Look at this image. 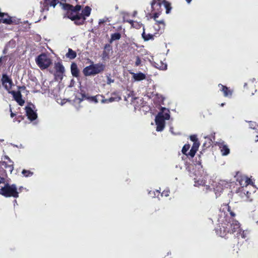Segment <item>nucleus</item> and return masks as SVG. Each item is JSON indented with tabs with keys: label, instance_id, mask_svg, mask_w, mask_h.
<instances>
[{
	"label": "nucleus",
	"instance_id": "nucleus-28",
	"mask_svg": "<svg viewBox=\"0 0 258 258\" xmlns=\"http://www.w3.org/2000/svg\"><path fill=\"white\" fill-rule=\"evenodd\" d=\"M190 148L189 144H185L182 148V152L183 154L186 155L187 157H189L188 155V150Z\"/></svg>",
	"mask_w": 258,
	"mask_h": 258
},
{
	"label": "nucleus",
	"instance_id": "nucleus-4",
	"mask_svg": "<svg viewBox=\"0 0 258 258\" xmlns=\"http://www.w3.org/2000/svg\"><path fill=\"white\" fill-rule=\"evenodd\" d=\"M169 110L162 107L161 111L158 113L155 118V123L156 125V131L157 132L162 131L165 127V120H168L170 118Z\"/></svg>",
	"mask_w": 258,
	"mask_h": 258
},
{
	"label": "nucleus",
	"instance_id": "nucleus-35",
	"mask_svg": "<svg viewBox=\"0 0 258 258\" xmlns=\"http://www.w3.org/2000/svg\"><path fill=\"white\" fill-rule=\"evenodd\" d=\"M127 22L129 23L130 24H131L132 25V26L134 27H136V25L135 24H137L139 26L140 25H141L142 24H138L137 22H135L133 20H126V21Z\"/></svg>",
	"mask_w": 258,
	"mask_h": 258
},
{
	"label": "nucleus",
	"instance_id": "nucleus-12",
	"mask_svg": "<svg viewBox=\"0 0 258 258\" xmlns=\"http://www.w3.org/2000/svg\"><path fill=\"white\" fill-rule=\"evenodd\" d=\"M236 181L241 186V188H247V186L251 182V180L247 176L243 175H237Z\"/></svg>",
	"mask_w": 258,
	"mask_h": 258
},
{
	"label": "nucleus",
	"instance_id": "nucleus-11",
	"mask_svg": "<svg viewBox=\"0 0 258 258\" xmlns=\"http://www.w3.org/2000/svg\"><path fill=\"white\" fill-rule=\"evenodd\" d=\"M230 186V183L224 180H220L215 187V191L216 195H220L224 189L228 188Z\"/></svg>",
	"mask_w": 258,
	"mask_h": 258
},
{
	"label": "nucleus",
	"instance_id": "nucleus-47",
	"mask_svg": "<svg viewBox=\"0 0 258 258\" xmlns=\"http://www.w3.org/2000/svg\"><path fill=\"white\" fill-rule=\"evenodd\" d=\"M186 1L188 4H189L191 2V0H186Z\"/></svg>",
	"mask_w": 258,
	"mask_h": 258
},
{
	"label": "nucleus",
	"instance_id": "nucleus-8",
	"mask_svg": "<svg viewBox=\"0 0 258 258\" xmlns=\"http://www.w3.org/2000/svg\"><path fill=\"white\" fill-rule=\"evenodd\" d=\"M163 5L161 0H153L151 3V12L154 20L158 18L161 14L162 9L161 6Z\"/></svg>",
	"mask_w": 258,
	"mask_h": 258
},
{
	"label": "nucleus",
	"instance_id": "nucleus-31",
	"mask_svg": "<svg viewBox=\"0 0 258 258\" xmlns=\"http://www.w3.org/2000/svg\"><path fill=\"white\" fill-rule=\"evenodd\" d=\"M99 97H100V95H97L96 96L89 97L87 98V99L91 102H93L95 103H97L98 102V98Z\"/></svg>",
	"mask_w": 258,
	"mask_h": 258
},
{
	"label": "nucleus",
	"instance_id": "nucleus-54",
	"mask_svg": "<svg viewBox=\"0 0 258 258\" xmlns=\"http://www.w3.org/2000/svg\"><path fill=\"white\" fill-rule=\"evenodd\" d=\"M2 57H1L0 58V62L2 61Z\"/></svg>",
	"mask_w": 258,
	"mask_h": 258
},
{
	"label": "nucleus",
	"instance_id": "nucleus-1",
	"mask_svg": "<svg viewBox=\"0 0 258 258\" xmlns=\"http://www.w3.org/2000/svg\"><path fill=\"white\" fill-rule=\"evenodd\" d=\"M218 224L216 232L222 237H225L228 233H236L237 237L245 239L249 233L248 230H242L237 221L227 217L224 213L220 215Z\"/></svg>",
	"mask_w": 258,
	"mask_h": 258
},
{
	"label": "nucleus",
	"instance_id": "nucleus-13",
	"mask_svg": "<svg viewBox=\"0 0 258 258\" xmlns=\"http://www.w3.org/2000/svg\"><path fill=\"white\" fill-rule=\"evenodd\" d=\"M2 165L11 173L14 169V162L7 155L3 156Z\"/></svg>",
	"mask_w": 258,
	"mask_h": 258
},
{
	"label": "nucleus",
	"instance_id": "nucleus-26",
	"mask_svg": "<svg viewBox=\"0 0 258 258\" xmlns=\"http://www.w3.org/2000/svg\"><path fill=\"white\" fill-rule=\"evenodd\" d=\"M156 22V23L155 24V28L156 30H158L159 31V30L161 29H164V23L163 20H160V21H156L155 20Z\"/></svg>",
	"mask_w": 258,
	"mask_h": 258
},
{
	"label": "nucleus",
	"instance_id": "nucleus-9",
	"mask_svg": "<svg viewBox=\"0 0 258 258\" xmlns=\"http://www.w3.org/2000/svg\"><path fill=\"white\" fill-rule=\"evenodd\" d=\"M34 106L32 104H30L25 107L26 115L31 121L36 119L37 117V114L36 111L34 110Z\"/></svg>",
	"mask_w": 258,
	"mask_h": 258
},
{
	"label": "nucleus",
	"instance_id": "nucleus-29",
	"mask_svg": "<svg viewBox=\"0 0 258 258\" xmlns=\"http://www.w3.org/2000/svg\"><path fill=\"white\" fill-rule=\"evenodd\" d=\"M121 37V35L119 33H115L111 35L110 42L113 41L119 40Z\"/></svg>",
	"mask_w": 258,
	"mask_h": 258
},
{
	"label": "nucleus",
	"instance_id": "nucleus-25",
	"mask_svg": "<svg viewBox=\"0 0 258 258\" xmlns=\"http://www.w3.org/2000/svg\"><path fill=\"white\" fill-rule=\"evenodd\" d=\"M66 55L67 57L72 59H74L76 57L77 54L76 52L73 50L71 48H69L68 52L67 53Z\"/></svg>",
	"mask_w": 258,
	"mask_h": 258
},
{
	"label": "nucleus",
	"instance_id": "nucleus-52",
	"mask_svg": "<svg viewBox=\"0 0 258 258\" xmlns=\"http://www.w3.org/2000/svg\"><path fill=\"white\" fill-rule=\"evenodd\" d=\"M257 138H256V140H255V141H256V142H257V141H258V136H257Z\"/></svg>",
	"mask_w": 258,
	"mask_h": 258
},
{
	"label": "nucleus",
	"instance_id": "nucleus-41",
	"mask_svg": "<svg viewBox=\"0 0 258 258\" xmlns=\"http://www.w3.org/2000/svg\"><path fill=\"white\" fill-rule=\"evenodd\" d=\"M113 82H114V80L112 79L109 77H107V84H110L111 83H113Z\"/></svg>",
	"mask_w": 258,
	"mask_h": 258
},
{
	"label": "nucleus",
	"instance_id": "nucleus-16",
	"mask_svg": "<svg viewBox=\"0 0 258 258\" xmlns=\"http://www.w3.org/2000/svg\"><path fill=\"white\" fill-rule=\"evenodd\" d=\"M9 93L11 94L14 99L21 106H23L25 103L24 100L22 98V95L20 91H9Z\"/></svg>",
	"mask_w": 258,
	"mask_h": 258
},
{
	"label": "nucleus",
	"instance_id": "nucleus-53",
	"mask_svg": "<svg viewBox=\"0 0 258 258\" xmlns=\"http://www.w3.org/2000/svg\"><path fill=\"white\" fill-rule=\"evenodd\" d=\"M172 127H171L170 128V131H171V133H172Z\"/></svg>",
	"mask_w": 258,
	"mask_h": 258
},
{
	"label": "nucleus",
	"instance_id": "nucleus-32",
	"mask_svg": "<svg viewBox=\"0 0 258 258\" xmlns=\"http://www.w3.org/2000/svg\"><path fill=\"white\" fill-rule=\"evenodd\" d=\"M22 173L26 177L31 176L33 174V173L30 170H27L25 169L23 170Z\"/></svg>",
	"mask_w": 258,
	"mask_h": 258
},
{
	"label": "nucleus",
	"instance_id": "nucleus-40",
	"mask_svg": "<svg viewBox=\"0 0 258 258\" xmlns=\"http://www.w3.org/2000/svg\"><path fill=\"white\" fill-rule=\"evenodd\" d=\"M169 190H164L162 192L161 196H164L165 197H168L169 196Z\"/></svg>",
	"mask_w": 258,
	"mask_h": 258
},
{
	"label": "nucleus",
	"instance_id": "nucleus-55",
	"mask_svg": "<svg viewBox=\"0 0 258 258\" xmlns=\"http://www.w3.org/2000/svg\"><path fill=\"white\" fill-rule=\"evenodd\" d=\"M254 80H255V79H252L251 80V81H252V82H253Z\"/></svg>",
	"mask_w": 258,
	"mask_h": 258
},
{
	"label": "nucleus",
	"instance_id": "nucleus-56",
	"mask_svg": "<svg viewBox=\"0 0 258 258\" xmlns=\"http://www.w3.org/2000/svg\"><path fill=\"white\" fill-rule=\"evenodd\" d=\"M107 47V45H106L105 47V48H106Z\"/></svg>",
	"mask_w": 258,
	"mask_h": 258
},
{
	"label": "nucleus",
	"instance_id": "nucleus-37",
	"mask_svg": "<svg viewBox=\"0 0 258 258\" xmlns=\"http://www.w3.org/2000/svg\"><path fill=\"white\" fill-rule=\"evenodd\" d=\"M141 64V60L139 56L136 57V60L135 62L136 66H139Z\"/></svg>",
	"mask_w": 258,
	"mask_h": 258
},
{
	"label": "nucleus",
	"instance_id": "nucleus-51",
	"mask_svg": "<svg viewBox=\"0 0 258 258\" xmlns=\"http://www.w3.org/2000/svg\"><path fill=\"white\" fill-rule=\"evenodd\" d=\"M257 138H256V140H255V141H256V142H257V141H258V136H257Z\"/></svg>",
	"mask_w": 258,
	"mask_h": 258
},
{
	"label": "nucleus",
	"instance_id": "nucleus-43",
	"mask_svg": "<svg viewBox=\"0 0 258 258\" xmlns=\"http://www.w3.org/2000/svg\"><path fill=\"white\" fill-rule=\"evenodd\" d=\"M148 194L152 197H154L156 196L155 191H149Z\"/></svg>",
	"mask_w": 258,
	"mask_h": 258
},
{
	"label": "nucleus",
	"instance_id": "nucleus-21",
	"mask_svg": "<svg viewBox=\"0 0 258 258\" xmlns=\"http://www.w3.org/2000/svg\"><path fill=\"white\" fill-rule=\"evenodd\" d=\"M131 74L133 75V78L136 81H140L146 79L145 74L141 72L138 73H131Z\"/></svg>",
	"mask_w": 258,
	"mask_h": 258
},
{
	"label": "nucleus",
	"instance_id": "nucleus-17",
	"mask_svg": "<svg viewBox=\"0 0 258 258\" xmlns=\"http://www.w3.org/2000/svg\"><path fill=\"white\" fill-rule=\"evenodd\" d=\"M216 144L220 149L222 155L226 156L229 154L230 150L224 141L220 140Z\"/></svg>",
	"mask_w": 258,
	"mask_h": 258
},
{
	"label": "nucleus",
	"instance_id": "nucleus-48",
	"mask_svg": "<svg viewBox=\"0 0 258 258\" xmlns=\"http://www.w3.org/2000/svg\"><path fill=\"white\" fill-rule=\"evenodd\" d=\"M156 192L157 194H158V195H159V194H160V192H159L158 190H157L156 191Z\"/></svg>",
	"mask_w": 258,
	"mask_h": 258
},
{
	"label": "nucleus",
	"instance_id": "nucleus-5",
	"mask_svg": "<svg viewBox=\"0 0 258 258\" xmlns=\"http://www.w3.org/2000/svg\"><path fill=\"white\" fill-rule=\"evenodd\" d=\"M104 68L105 66L101 63L92 64L85 67L83 72L85 76H94L103 72Z\"/></svg>",
	"mask_w": 258,
	"mask_h": 258
},
{
	"label": "nucleus",
	"instance_id": "nucleus-14",
	"mask_svg": "<svg viewBox=\"0 0 258 258\" xmlns=\"http://www.w3.org/2000/svg\"><path fill=\"white\" fill-rule=\"evenodd\" d=\"M2 84L5 88L9 91H11L10 89L12 88L13 82L12 79L7 75L4 74L3 75L2 79Z\"/></svg>",
	"mask_w": 258,
	"mask_h": 258
},
{
	"label": "nucleus",
	"instance_id": "nucleus-36",
	"mask_svg": "<svg viewBox=\"0 0 258 258\" xmlns=\"http://www.w3.org/2000/svg\"><path fill=\"white\" fill-rule=\"evenodd\" d=\"M49 2V4L50 6H52L54 7L57 4L58 1L57 0H47Z\"/></svg>",
	"mask_w": 258,
	"mask_h": 258
},
{
	"label": "nucleus",
	"instance_id": "nucleus-57",
	"mask_svg": "<svg viewBox=\"0 0 258 258\" xmlns=\"http://www.w3.org/2000/svg\"><path fill=\"white\" fill-rule=\"evenodd\" d=\"M16 203V200H15L14 201V203Z\"/></svg>",
	"mask_w": 258,
	"mask_h": 258
},
{
	"label": "nucleus",
	"instance_id": "nucleus-10",
	"mask_svg": "<svg viewBox=\"0 0 258 258\" xmlns=\"http://www.w3.org/2000/svg\"><path fill=\"white\" fill-rule=\"evenodd\" d=\"M18 21L10 17L7 14L0 12V23L6 24H16Z\"/></svg>",
	"mask_w": 258,
	"mask_h": 258
},
{
	"label": "nucleus",
	"instance_id": "nucleus-20",
	"mask_svg": "<svg viewBox=\"0 0 258 258\" xmlns=\"http://www.w3.org/2000/svg\"><path fill=\"white\" fill-rule=\"evenodd\" d=\"M200 146L199 142H195L194 143L190 151L188 152V155H189V157L192 158L195 155L196 153L198 151Z\"/></svg>",
	"mask_w": 258,
	"mask_h": 258
},
{
	"label": "nucleus",
	"instance_id": "nucleus-2",
	"mask_svg": "<svg viewBox=\"0 0 258 258\" xmlns=\"http://www.w3.org/2000/svg\"><path fill=\"white\" fill-rule=\"evenodd\" d=\"M68 7L69 10H70L68 12V17L74 21L75 24L79 25H82L85 23L86 18L90 15L92 10L90 7L86 6L82 11L81 13H80L79 12L81 9L80 5L74 7L68 5Z\"/></svg>",
	"mask_w": 258,
	"mask_h": 258
},
{
	"label": "nucleus",
	"instance_id": "nucleus-19",
	"mask_svg": "<svg viewBox=\"0 0 258 258\" xmlns=\"http://www.w3.org/2000/svg\"><path fill=\"white\" fill-rule=\"evenodd\" d=\"M150 61L152 63V64L155 68L163 71L167 70V64L166 63L164 62L163 61L160 60L158 62L155 61H152L151 60H150Z\"/></svg>",
	"mask_w": 258,
	"mask_h": 258
},
{
	"label": "nucleus",
	"instance_id": "nucleus-24",
	"mask_svg": "<svg viewBox=\"0 0 258 258\" xmlns=\"http://www.w3.org/2000/svg\"><path fill=\"white\" fill-rule=\"evenodd\" d=\"M142 37L145 41L152 40L154 39L155 35L151 34L150 33L146 34L145 32V29L143 28V32L142 34Z\"/></svg>",
	"mask_w": 258,
	"mask_h": 258
},
{
	"label": "nucleus",
	"instance_id": "nucleus-23",
	"mask_svg": "<svg viewBox=\"0 0 258 258\" xmlns=\"http://www.w3.org/2000/svg\"><path fill=\"white\" fill-rule=\"evenodd\" d=\"M71 73L74 77H77L79 76V70L76 63L73 62L71 67Z\"/></svg>",
	"mask_w": 258,
	"mask_h": 258
},
{
	"label": "nucleus",
	"instance_id": "nucleus-27",
	"mask_svg": "<svg viewBox=\"0 0 258 258\" xmlns=\"http://www.w3.org/2000/svg\"><path fill=\"white\" fill-rule=\"evenodd\" d=\"M162 3L165 8L166 9V14H169L170 12L171 9L170 4L165 0L162 1Z\"/></svg>",
	"mask_w": 258,
	"mask_h": 258
},
{
	"label": "nucleus",
	"instance_id": "nucleus-46",
	"mask_svg": "<svg viewBox=\"0 0 258 258\" xmlns=\"http://www.w3.org/2000/svg\"><path fill=\"white\" fill-rule=\"evenodd\" d=\"M137 14V12L136 11H134L133 14V16L135 17Z\"/></svg>",
	"mask_w": 258,
	"mask_h": 258
},
{
	"label": "nucleus",
	"instance_id": "nucleus-45",
	"mask_svg": "<svg viewBox=\"0 0 258 258\" xmlns=\"http://www.w3.org/2000/svg\"><path fill=\"white\" fill-rule=\"evenodd\" d=\"M10 111H11V117H14L16 115V114H15L13 112H12L11 109H10Z\"/></svg>",
	"mask_w": 258,
	"mask_h": 258
},
{
	"label": "nucleus",
	"instance_id": "nucleus-42",
	"mask_svg": "<svg viewBox=\"0 0 258 258\" xmlns=\"http://www.w3.org/2000/svg\"><path fill=\"white\" fill-rule=\"evenodd\" d=\"M108 53L106 52V51H104L102 54V58L105 59L106 58H108Z\"/></svg>",
	"mask_w": 258,
	"mask_h": 258
},
{
	"label": "nucleus",
	"instance_id": "nucleus-49",
	"mask_svg": "<svg viewBox=\"0 0 258 258\" xmlns=\"http://www.w3.org/2000/svg\"><path fill=\"white\" fill-rule=\"evenodd\" d=\"M224 105V103H222V104H221V106H223Z\"/></svg>",
	"mask_w": 258,
	"mask_h": 258
},
{
	"label": "nucleus",
	"instance_id": "nucleus-15",
	"mask_svg": "<svg viewBox=\"0 0 258 258\" xmlns=\"http://www.w3.org/2000/svg\"><path fill=\"white\" fill-rule=\"evenodd\" d=\"M237 194H238L239 196H240L241 198L243 199L245 201H252L250 198L251 193L247 190V188L246 187H240L238 190Z\"/></svg>",
	"mask_w": 258,
	"mask_h": 258
},
{
	"label": "nucleus",
	"instance_id": "nucleus-3",
	"mask_svg": "<svg viewBox=\"0 0 258 258\" xmlns=\"http://www.w3.org/2000/svg\"><path fill=\"white\" fill-rule=\"evenodd\" d=\"M196 167L198 169V171H196L194 173L195 176V177L194 178V185L196 186H204L203 190L206 192L211 190V188L210 186L209 185L206 184V180L207 178V175L203 169L201 164L196 165Z\"/></svg>",
	"mask_w": 258,
	"mask_h": 258
},
{
	"label": "nucleus",
	"instance_id": "nucleus-30",
	"mask_svg": "<svg viewBox=\"0 0 258 258\" xmlns=\"http://www.w3.org/2000/svg\"><path fill=\"white\" fill-rule=\"evenodd\" d=\"M228 212L229 213V214L230 216H229L227 214H226L225 212H220V214L219 215V217H218V218H219L220 217V215L221 214V213H224L225 215L227 216V217H230L231 218H232L234 220H235L234 219V217L235 216V214L234 212H233L232 211H231L229 208V207H228ZM219 220V219H218V220Z\"/></svg>",
	"mask_w": 258,
	"mask_h": 258
},
{
	"label": "nucleus",
	"instance_id": "nucleus-44",
	"mask_svg": "<svg viewBox=\"0 0 258 258\" xmlns=\"http://www.w3.org/2000/svg\"><path fill=\"white\" fill-rule=\"evenodd\" d=\"M5 178L0 176V183L5 182Z\"/></svg>",
	"mask_w": 258,
	"mask_h": 258
},
{
	"label": "nucleus",
	"instance_id": "nucleus-18",
	"mask_svg": "<svg viewBox=\"0 0 258 258\" xmlns=\"http://www.w3.org/2000/svg\"><path fill=\"white\" fill-rule=\"evenodd\" d=\"M218 87L219 90L223 92L224 97H231L232 96L233 90L221 84L218 85Z\"/></svg>",
	"mask_w": 258,
	"mask_h": 258
},
{
	"label": "nucleus",
	"instance_id": "nucleus-50",
	"mask_svg": "<svg viewBox=\"0 0 258 258\" xmlns=\"http://www.w3.org/2000/svg\"><path fill=\"white\" fill-rule=\"evenodd\" d=\"M246 85H247V84H246V83H245V84H244V87H246Z\"/></svg>",
	"mask_w": 258,
	"mask_h": 258
},
{
	"label": "nucleus",
	"instance_id": "nucleus-7",
	"mask_svg": "<svg viewBox=\"0 0 258 258\" xmlns=\"http://www.w3.org/2000/svg\"><path fill=\"white\" fill-rule=\"evenodd\" d=\"M35 61L41 70L47 69L52 63L49 57L45 53H42L38 55L36 58Z\"/></svg>",
	"mask_w": 258,
	"mask_h": 258
},
{
	"label": "nucleus",
	"instance_id": "nucleus-34",
	"mask_svg": "<svg viewBox=\"0 0 258 258\" xmlns=\"http://www.w3.org/2000/svg\"><path fill=\"white\" fill-rule=\"evenodd\" d=\"M107 22H109V19L107 17H104L103 19H101L99 20V24L101 25Z\"/></svg>",
	"mask_w": 258,
	"mask_h": 258
},
{
	"label": "nucleus",
	"instance_id": "nucleus-38",
	"mask_svg": "<svg viewBox=\"0 0 258 258\" xmlns=\"http://www.w3.org/2000/svg\"><path fill=\"white\" fill-rule=\"evenodd\" d=\"M190 139L191 141L194 142V143H195V142H199L198 140V138H197L196 135H191V136H190Z\"/></svg>",
	"mask_w": 258,
	"mask_h": 258
},
{
	"label": "nucleus",
	"instance_id": "nucleus-33",
	"mask_svg": "<svg viewBox=\"0 0 258 258\" xmlns=\"http://www.w3.org/2000/svg\"><path fill=\"white\" fill-rule=\"evenodd\" d=\"M121 99V97L116 95L115 97H111L110 98H108V101L109 103L112 102L114 101H119Z\"/></svg>",
	"mask_w": 258,
	"mask_h": 258
},
{
	"label": "nucleus",
	"instance_id": "nucleus-22",
	"mask_svg": "<svg viewBox=\"0 0 258 258\" xmlns=\"http://www.w3.org/2000/svg\"><path fill=\"white\" fill-rule=\"evenodd\" d=\"M54 68L58 75H61L64 72V68L60 62L56 63Z\"/></svg>",
	"mask_w": 258,
	"mask_h": 258
},
{
	"label": "nucleus",
	"instance_id": "nucleus-6",
	"mask_svg": "<svg viewBox=\"0 0 258 258\" xmlns=\"http://www.w3.org/2000/svg\"><path fill=\"white\" fill-rule=\"evenodd\" d=\"M0 194L5 197H14L17 198L19 197V192L15 184L10 185L6 184L4 187H2L0 190Z\"/></svg>",
	"mask_w": 258,
	"mask_h": 258
},
{
	"label": "nucleus",
	"instance_id": "nucleus-39",
	"mask_svg": "<svg viewBox=\"0 0 258 258\" xmlns=\"http://www.w3.org/2000/svg\"><path fill=\"white\" fill-rule=\"evenodd\" d=\"M100 97L102 98V99L101 100V102L102 103H108L109 101L108 99H104V97L100 95Z\"/></svg>",
	"mask_w": 258,
	"mask_h": 258
}]
</instances>
